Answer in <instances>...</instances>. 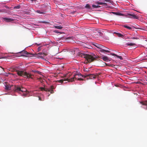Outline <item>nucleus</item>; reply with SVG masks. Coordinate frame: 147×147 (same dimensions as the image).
Masks as SVG:
<instances>
[{"label": "nucleus", "instance_id": "obj_43", "mask_svg": "<svg viewBox=\"0 0 147 147\" xmlns=\"http://www.w3.org/2000/svg\"><path fill=\"white\" fill-rule=\"evenodd\" d=\"M38 51H40V47H39L38 48Z\"/></svg>", "mask_w": 147, "mask_h": 147}, {"label": "nucleus", "instance_id": "obj_46", "mask_svg": "<svg viewBox=\"0 0 147 147\" xmlns=\"http://www.w3.org/2000/svg\"><path fill=\"white\" fill-rule=\"evenodd\" d=\"M48 63H49V62L48 61H47L46 62V63L47 64H48Z\"/></svg>", "mask_w": 147, "mask_h": 147}, {"label": "nucleus", "instance_id": "obj_23", "mask_svg": "<svg viewBox=\"0 0 147 147\" xmlns=\"http://www.w3.org/2000/svg\"><path fill=\"white\" fill-rule=\"evenodd\" d=\"M36 12L38 13H39L42 14H44L45 13V12L41 11L40 10H37L36 11Z\"/></svg>", "mask_w": 147, "mask_h": 147}, {"label": "nucleus", "instance_id": "obj_34", "mask_svg": "<svg viewBox=\"0 0 147 147\" xmlns=\"http://www.w3.org/2000/svg\"><path fill=\"white\" fill-rule=\"evenodd\" d=\"M68 74H69V75H68V76L67 75H68V74H66V75H65V76H65V77H67L68 76H70V75H71V73H69Z\"/></svg>", "mask_w": 147, "mask_h": 147}, {"label": "nucleus", "instance_id": "obj_31", "mask_svg": "<svg viewBox=\"0 0 147 147\" xmlns=\"http://www.w3.org/2000/svg\"><path fill=\"white\" fill-rule=\"evenodd\" d=\"M40 89L41 91H45V88L43 87H40Z\"/></svg>", "mask_w": 147, "mask_h": 147}, {"label": "nucleus", "instance_id": "obj_11", "mask_svg": "<svg viewBox=\"0 0 147 147\" xmlns=\"http://www.w3.org/2000/svg\"><path fill=\"white\" fill-rule=\"evenodd\" d=\"M95 3L98 5H103L105 7H106L107 6V5L106 3L100 2L98 1L96 2Z\"/></svg>", "mask_w": 147, "mask_h": 147}, {"label": "nucleus", "instance_id": "obj_35", "mask_svg": "<svg viewBox=\"0 0 147 147\" xmlns=\"http://www.w3.org/2000/svg\"><path fill=\"white\" fill-rule=\"evenodd\" d=\"M5 88L7 90H10V89L9 88V87H8L7 86H6Z\"/></svg>", "mask_w": 147, "mask_h": 147}, {"label": "nucleus", "instance_id": "obj_29", "mask_svg": "<svg viewBox=\"0 0 147 147\" xmlns=\"http://www.w3.org/2000/svg\"><path fill=\"white\" fill-rule=\"evenodd\" d=\"M104 1L110 3H111L112 4V3H113V1L110 0H105Z\"/></svg>", "mask_w": 147, "mask_h": 147}, {"label": "nucleus", "instance_id": "obj_14", "mask_svg": "<svg viewBox=\"0 0 147 147\" xmlns=\"http://www.w3.org/2000/svg\"><path fill=\"white\" fill-rule=\"evenodd\" d=\"M108 65L109 66L113 67L114 68L116 69H117V68H118L119 67V65Z\"/></svg>", "mask_w": 147, "mask_h": 147}, {"label": "nucleus", "instance_id": "obj_27", "mask_svg": "<svg viewBox=\"0 0 147 147\" xmlns=\"http://www.w3.org/2000/svg\"><path fill=\"white\" fill-rule=\"evenodd\" d=\"M135 45V44L134 43H127L126 44V45H127V46H133Z\"/></svg>", "mask_w": 147, "mask_h": 147}, {"label": "nucleus", "instance_id": "obj_21", "mask_svg": "<svg viewBox=\"0 0 147 147\" xmlns=\"http://www.w3.org/2000/svg\"><path fill=\"white\" fill-rule=\"evenodd\" d=\"M91 67H88V68H85L84 67V71H89L90 70Z\"/></svg>", "mask_w": 147, "mask_h": 147}, {"label": "nucleus", "instance_id": "obj_30", "mask_svg": "<svg viewBox=\"0 0 147 147\" xmlns=\"http://www.w3.org/2000/svg\"><path fill=\"white\" fill-rule=\"evenodd\" d=\"M20 5H18L17 6H15L14 7V9H19L20 8Z\"/></svg>", "mask_w": 147, "mask_h": 147}, {"label": "nucleus", "instance_id": "obj_10", "mask_svg": "<svg viewBox=\"0 0 147 147\" xmlns=\"http://www.w3.org/2000/svg\"><path fill=\"white\" fill-rule=\"evenodd\" d=\"M140 103L142 105H144L145 107H144V108L147 109V101L140 102Z\"/></svg>", "mask_w": 147, "mask_h": 147}, {"label": "nucleus", "instance_id": "obj_41", "mask_svg": "<svg viewBox=\"0 0 147 147\" xmlns=\"http://www.w3.org/2000/svg\"><path fill=\"white\" fill-rule=\"evenodd\" d=\"M39 100L41 101L42 100L41 98L40 97H39Z\"/></svg>", "mask_w": 147, "mask_h": 147}, {"label": "nucleus", "instance_id": "obj_47", "mask_svg": "<svg viewBox=\"0 0 147 147\" xmlns=\"http://www.w3.org/2000/svg\"><path fill=\"white\" fill-rule=\"evenodd\" d=\"M105 63V64H106V65L107 64V63Z\"/></svg>", "mask_w": 147, "mask_h": 147}, {"label": "nucleus", "instance_id": "obj_40", "mask_svg": "<svg viewBox=\"0 0 147 147\" xmlns=\"http://www.w3.org/2000/svg\"><path fill=\"white\" fill-rule=\"evenodd\" d=\"M5 57H0V59H3V58H5Z\"/></svg>", "mask_w": 147, "mask_h": 147}, {"label": "nucleus", "instance_id": "obj_12", "mask_svg": "<svg viewBox=\"0 0 147 147\" xmlns=\"http://www.w3.org/2000/svg\"><path fill=\"white\" fill-rule=\"evenodd\" d=\"M14 89L15 91L16 92L21 91V88L18 86H15Z\"/></svg>", "mask_w": 147, "mask_h": 147}, {"label": "nucleus", "instance_id": "obj_1", "mask_svg": "<svg viewBox=\"0 0 147 147\" xmlns=\"http://www.w3.org/2000/svg\"><path fill=\"white\" fill-rule=\"evenodd\" d=\"M47 54L46 53H40L37 54H34L31 53H29L26 51L23 50L17 53L15 55V56L16 57H19L20 56H25L27 57H36L40 58L42 59H44L45 56H47Z\"/></svg>", "mask_w": 147, "mask_h": 147}, {"label": "nucleus", "instance_id": "obj_2", "mask_svg": "<svg viewBox=\"0 0 147 147\" xmlns=\"http://www.w3.org/2000/svg\"><path fill=\"white\" fill-rule=\"evenodd\" d=\"M77 55L79 57L85 58L84 63H88L93 62L96 60L97 56L94 54L92 53L90 55L84 54L79 52Z\"/></svg>", "mask_w": 147, "mask_h": 147}, {"label": "nucleus", "instance_id": "obj_37", "mask_svg": "<svg viewBox=\"0 0 147 147\" xmlns=\"http://www.w3.org/2000/svg\"><path fill=\"white\" fill-rule=\"evenodd\" d=\"M131 39H137V38L136 37H133L131 38Z\"/></svg>", "mask_w": 147, "mask_h": 147}, {"label": "nucleus", "instance_id": "obj_7", "mask_svg": "<svg viewBox=\"0 0 147 147\" xmlns=\"http://www.w3.org/2000/svg\"><path fill=\"white\" fill-rule=\"evenodd\" d=\"M127 15L129 16L128 17L130 18H132L134 19H138L139 18L138 16L135 15L134 13L131 12L130 13H127Z\"/></svg>", "mask_w": 147, "mask_h": 147}, {"label": "nucleus", "instance_id": "obj_33", "mask_svg": "<svg viewBox=\"0 0 147 147\" xmlns=\"http://www.w3.org/2000/svg\"><path fill=\"white\" fill-rule=\"evenodd\" d=\"M100 44H98L97 43H95V44H94V45L96 46V47H97L98 48V45H100Z\"/></svg>", "mask_w": 147, "mask_h": 147}, {"label": "nucleus", "instance_id": "obj_16", "mask_svg": "<svg viewBox=\"0 0 147 147\" xmlns=\"http://www.w3.org/2000/svg\"><path fill=\"white\" fill-rule=\"evenodd\" d=\"M110 54L111 55L116 56L117 57L119 58L121 60H122L123 59L122 57L121 56H118V55H116V54H115L114 53H111Z\"/></svg>", "mask_w": 147, "mask_h": 147}, {"label": "nucleus", "instance_id": "obj_44", "mask_svg": "<svg viewBox=\"0 0 147 147\" xmlns=\"http://www.w3.org/2000/svg\"><path fill=\"white\" fill-rule=\"evenodd\" d=\"M5 8L7 9H9V7H8L7 6H5Z\"/></svg>", "mask_w": 147, "mask_h": 147}, {"label": "nucleus", "instance_id": "obj_15", "mask_svg": "<svg viewBox=\"0 0 147 147\" xmlns=\"http://www.w3.org/2000/svg\"><path fill=\"white\" fill-rule=\"evenodd\" d=\"M102 59L105 61H108L109 60V58L107 56H104Z\"/></svg>", "mask_w": 147, "mask_h": 147}, {"label": "nucleus", "instance_id": "obj_3", "mask_svg": "<svg viewBox=\"0 0 147 147\" xmlns=\"http://www.w3.org/2000/svg\"><path fill=\"white\" fill-rule=\"evenodd\" d=\"M71 75H73V77L70 79L67 78V80L68 82H72L75 80H84L81 78L83 77L85 78V75H82L80 72L77 71L73 72Z\"/></svg>", "mask_w": 147, "mask_h": 147}, {"label": "nucleus", "instance_id": "obj_5", "mask_svg": "<svg viewBox=\"0 0 147 147\" xmlns=\"http://www.w3.org/2000/svg\"><path fill=\"white\" fill-rule=\"evenodd\" d=\"M100 74V73H96L95 74H85V78H87V79H92L98 77Z\"/></svg>", "mask_w": 147, "mask_h": 147}, {"label": "nucleus", "instance_id": "obj_19", "mask_svg": "<svg viewBox=\"0 0 147 147\" xmlns=\"http://www.w3.org/2000/svg\"><path fill=\"white\" fill-rule=\"evenodd\" d=\"M54 27L55 28L57 29H61L63 27L61 26H54Z\"/></svg>", "mask_w": 147, "mask_h": 147}, {"label": "nucleus", "instance_id": "obj_9", "mask_svg": "<svg viewBox=\"0 0 147 147\" xmlns=\"http://www.w3.org/2000/svg\"><path fill=\"white\" fill-rule=\"evenodd\" d=\"M98 46L99 47L98 48L100 49V51L102 52V51H106L105 49H103V48H106V47L100 44V45H98Z\"/></svg>", "mask_w": 147, "mask_h": 147}, {"label": "nucleus", "instance_id": "obj_39", "mask_svg": "<svg viewBox=\"0 0 147 147\" xmlns=\"http://www.w3.org/2000/svg\"><path fill=\"white\" fill-rule=\"evenodd\" d=\"M36 73H38V74H40L41 72L40 71H37Z\"/></svg>", "mask_w": 147, "mask_h": 147}, {"label": "nucleus", "instance_id": "obj_8", "mask_svg": "<svg viewBox=\"0 0 147 147\" xmlns=\"http://www.w3.org/2000/svg\"><path fill=\"white\" fill-rule=\"evenodd\" d=\"M54 86H51L49 88H45V91L47 92H49L51 93H53L54 92V91L53 90L54 88Z\"/></svg>", "mask_w": 147, "mask_h": 147}, {"label": "nucleus", "instance_id": "obj_25", "mask_svg": "<svg viewBox=\"0 0 147 147\" xmlns=\"http://www.w3.org/2000/svg\"><path fill=\"white\" fill-rule=\"evenodd\" d=\"M115 14L117 15L120 16H123V14L119 12H117L115 13Z\"/></svg>", "mask_w": 147, "mask_h": 147}, {"label": "nucleus", "instance_id": "obj_49", "mask_svg": "<svg viewBox=\"0 0 147 147\" xmlns=\"http://www.w3.org/2000/svg\"><path fill=\"white\" fill-rule=\"evenodd\" d=\"M146 41H147V40H146Z\"/></svg>", "mask_w": 147, "mask_h": 147}, {"label": "nucleus", "instance_id": "obj_38", "mask_svg": "<svg viewBox=\"0 0 147 147\" xmlns=\"http://www.w3.org/2000/svg\"><path fill=\"white\" fill-rule=\"evenodd\" d=\"M32 71L33 72H34V73H36L37 71H36V70H32Z\"/></svg>", "mask_w": 147, "mask_h": 147}, {"label": "nucleus", "instance_id": "obj_42", "mask_svg": "<svg viewBox=\"0 0 147 147\" xmlns=\"http://www.w3.org/2000/svg\"><path fill=\"white\" fill-rule=\"evenodd\" d=\"M105 0H101L100 1H102L101 2L105 3V1H104Z\"/></svg>", "mask_w": 147, "mask_h": 147}, {"label": "nucleus", "instance_id": "obj_17", "mask_svg": "<svg viewBox=\"0 0 147 147\" xmlns=\"http://www.w3.org/2000/svg\"><path fill=\"white\" fill-rule=\"evenodd\" d=\"M114 33L116 34L119 37L123 38L124 36L123 35L119 33L114 32Z\"/></svg>", "mask_w": 147, "mask_h": 147}, {"label": "nucleus", "instance_id": "obj_24", "mask_svg": "<svg viewBox=\"0 0 147 147\" xmlns=\"http://www.w3.org/2000/svg\"><path fill=\"white\" fill-rule=\"evenodd\" d=\"M106 48H103V49H105L106 51H102V52H106L107 53H110V51L107 50V49H109L106 47Z\"/></svg>", "mask_w": 147, "mask_h": 147}, {"label": "nucleus", "instance_id": "obj_36", "mask_svg": "<svg viewBox=\"0 0 147 147\" xmlns=\"http://www.w3.org/2000/svg\"><path fill=\"white\" fill-rule=\"evenodd\" d=\"M5 10H1L0 9V12H5Z\"/></svg>", "mask_w": 147, "mask_h": 147}, {"label": "nucleus", "instance_id": "obj_26", "mask_svg": "<svg viewBox=\"0 0 147 147\" xmlns=\"http://www.w3.org/2000/svg\"><path fill=\"white\" fill-rule=\"evenodd\" d=\"M92 7H93L94 8H98L100 7V6L96 5H92Z\"/></svg>", "mask_w": 147, "mask_h": 147}, {"label": "nucleus", "instance_id": "obj_4", "mask_svg": "<svg viewBox=\"0 0 147 147\" xmlns=\"http://www.w3.org/2000/svg\"><path fill=\"white\" fill-rule=\"evenodd\" d=\"M18 74L21 76H24L25 78L27 77L28 78H32L31 77V75L30 74H29L27 73L26 72H25L22 71H20L18 70L17 71Z\"/></svg>", "mask_w": 147, "mask_h": 147}, {"label": "nucleus", "instance_id": "obj_6", "mask_svg": "<svg viewBox=\"0 0 147 147\" xmlns=\"http://www.w3.org/2000/svg\"><path fill=\"white\" fill-rule=\"evenodd\" d=\"M101 32L99 30H95L93 32V36L95 38H97L98 36L100 35Z\"/></svg>", "mask_w": 147, "mask_h": 147}, {"label": "nucleus", "instance_id": "obj_13", "mask_svg": "<svg viewBox=\"0 0 147 147\" xmlns=\"http://www.w3.org/2000/svg\"><path fill=\"white\" fill-rule=\"evenodd\" d=\"M5 21L7 22H10L13 21L14 20L13 19L9 18H4Z\"/></svg>", "mask_w": 147, "mask_h": 147}, {"label": "nucleus", "instance_id": "obj_22", "mask_svg": "<svg viewBox=\"0 0 147 147\" xmlns=\"http://www.w3.org/2000/svg\"><path fill=\"white\" fill-rule=\"evenodd\" d=\"M122 26L123 27L125 28H127V29L129 30H131L132 29L129 26H127L126 25H123Z\"/></svg>", "mask_w": 147, "mask_h": 147}, {"label": "nucleus", "instance_id": "obj_45", "mask_svg": "<svg viewBox=\"0 0 147 147\" xmlns=\"http://www.w3.org/2000/svg\"><path fill=\"white\" fill-rule=\"evenodd\" d=\"M111 13L115 14V13H116V12H111Z\"/></svg>", "mask_w": 147, "mask_h": 147}, {"label": "nucleus", "instance_id": "obj_28", "mask_svg": "<svg viewBox=\"0 0 147 147\" xmlns=\"http://www.w3.org/2000/svg\"><path fill=\"white\" fill-rule=\"evenodd\" d=\"M21 91H22V92H26L27 91V90L26 88H24L23 87L21 88Z\"/></svg>", "mask_w": 147, "mask_h": 147}, {"label": "nucleus", "instance_id": "obj_20", "mask_svg": "<svg viewBox=\"0 0 147 147\" xmlns=\"http://www.w3.org/2000/svg\"><path fill=\"white\" fill-rule=\"evenodd\" d=\"M68 78V77H67L65 79H64V80H63V79H62V80H58V81H57V82H60V83H62L63 81H67V79Z\"/></svg>", "mask_w": 147, "mask_h": 147}, {"label": "nucleus", "instance_id": "obj_18", "mask_svg": "<svg viewBox=\"0 0 147 147\" xmlns=\"http://www.w3.org/2000/svg\"><path fill=\"white\" fill-rule=\"evenodd\" d=\"M85 7L87 9H92L91 8V7L90 6L89 4H86V5L85 6Z\"/></svg>", "mask_w": 147, "mask_h": 147}, {"label": "nucleus", "instance_id": "obj_48", "mask_svg": "<svg viewBox=\"0 0 147 147\" xmlns=\"http://www.w3.org/2000/svg\"><path fill=\"white\" fill-rule=\"evenodd\" d=\"M146 57H147V55H146Z\"/></svg>", "mask_w": 147, "mask_h": 147}, {"label": "nucleus", "instance_id": "obj_32", "mask_svg": "<svg viewBox=\"0 0 147 147\" xmlns=\"http://www.w3.org/2000/svg\"><path fill=\"white\" fill-rule=\"evenodd\" d=\"M42 23L45 24H48L49 23V22H46V21H43L42 22Z\"/></svg>", "mask_w": 147, "mask_h": 147}]
</instances>
